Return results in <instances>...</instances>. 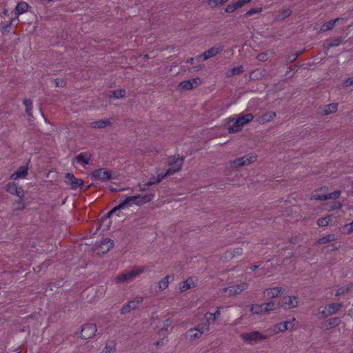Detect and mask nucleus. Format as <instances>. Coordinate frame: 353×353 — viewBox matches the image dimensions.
Returning <instances> with one entry per match:
<instances>
[{
    "label": "nucleus",
    "instance_id": "f704fd0d",
    "mask_svg": "<svg viewBox=\"0 0 353 353\" xmlns=\"http://www.w3.org/2000/svg\"><path fill=\"white\" fill-rule=\"evenodd\" d=\"M170 277V275H167L159 282V289L160 290H164L168 288Z\"/></svg>",
    "mask_w": 353,
    "mask_h": 353
},
{
    "label": "nucleus",
    "instance_id": "de8ad7c7",
    "mask_svg": "<svg viewBox=\"0 0 353 353\" xmlns=\"http://www.w3.org/2000/svg\"><path fill=\"white\" fill-rule=\"evenodd\" d=\"M341 193V190H336L332 193L327 194V200L338 199L340 196Z\"/></svg>",
    "mask_w": 353,
    "mask_h": 353
},
{
    "label": "nucleus",
    "instance_id": "a18cd8bd",
    "mask_svg": "<svg viewBox=\"0 0 353 353\" xmlns=\"http://www.w3.org/2000/svg\"><path fill=\"white\" fill-rule=\"evenodd\" d=\"M23 198L16 201L14 205H15L14 211L23 210L25 208V204L23 203Z\"/></svg>",
    "mask_w": 353,
    "mask_h": 353
},
{
    "label": "nucleus",
    "instance_id": "e433bc0d",
    "mask_svg": "<svg viewBox=\"0 0 353 353\" xmlns=\"http://www.w3.org/2000/svg\"><path fill=\"white\" fill-rule=\"evenodd\" d=\"M110 92L112 93V95H110V97H112L116 99L123 98L125 96V89L112 90V91H110Z\"/></svg>",
    "mask_w": 353,
    "mask_h": 353
},
{
    "label": "nucleus",
    "instance_id": "5701e85b",
    "mask_svg": "<svg viewBox=\"0 0 353 353\" xmlns=\"http://www.w3.org/2000/svg\"><path fill=\"white\" fill-rule=\"evenodd\" d=\"M343 20H344L343 18H336L334 20H330V21L325 23L322 26L321 30L322 31H327V30H332L337 21H343Z\"/></svg>",
    "mask_w": 353,
    "mask_h": 353
},
{
    "label": "nucleus",
    "instance_id": "8fccbe9b",
    "mask_svg": "<svg viewBox=\"0 0 353 353\" xmlns=\"http://www.w3.org/2000/svg\"><path fill=\"white\" fill-rule=\"evenodd\" d=\"M312 199L320 200V201H327V194H322V195L314 194L312 196Z\"/></svg>",
    "mask_w": 353,
    "mask_h": 353
},
{
    "label": "nucleus",
    "instance_id": "ddd939ff",
    "mask_svg": "<svg viewBox=\"0 0 353 353\" xmlns=\"http://www.w3.org/2000/svg\"><path fill=\"white\" fill-rule=\"evenodd\" d=\"M199 85V79L195 78L188 81H183L180 83L179 87L185 90H190L196 88Z\"/></svg>",
    "mask_w": 353,
    "mask_h": 353
},
{
    "label": "nucleus",
    "instance_id": "f03ea898",
    "mask_svg": "<svg viewBox=\"0 0 353 353\" xmlns=\"http://www.w3.org/2000/svg\"><path fill=\"white\" fill-rule=\"evenodd\" d=\"M254 119L252 113L239 116L237 119L229 117L226 119L225 123L229 125L228 131L229 133L239 132L242 130V127L249 123Z\"/></svg>",
    "mask_w": 353,
    "mask_h": 353
},
{
    "label": "nucleus",
    "instance_id": "2f4dec72",
    "mask_svg": "<svg viewBox=\"0 0 353 353\" xmlns=\"http://www.w3.org/2000/svg\"><path fill=\"white\" fill-rule=\"evenodd\" d=\"M332 220V216L328 215L324 218L319 219L317 221V225L319 227H325L329 225L330 222Z\"/></svg>",
    "mask_w": 353,
    "mask_h": 353
},
{
    "label": "nucleus",
    "instance_id": "39448f33",
    "mask_svg": "<svg viewBox=\"0 0 353 353\" xmlns=\"http://www.w3.org/2000/svg\"><path fill=\"white\" fill-rule=\"evenodd\" d=\"M97 325L94 323H86L82 326L81 338L89 339L93 337L97 332Z\"/></svg>",
    "mask_w": 353,
    "mask_h": 353
},
{
    "label": "nucleus",
    "instance_id": "423d86ee",
    "mask_svg": "<svg viewBox=\"0 0 353 353\" xmlns=\"http://www.w3.org/2000/svg\"><path fill=\"white\" fill-rule=\"evenodd\" d=\"M241 337L243 340L249 343L256 342L261 340L267 339L265 335H263L259 331H254L250 333H243L241 334Z\"/></svg>",
    "mask_w": 353,
    "mask_h": 353
},
{
    "label": "nucleus",
    "instance_id": "9d476101",
    "mask_svg": "<svg viewBox=\"0 0 353 353\" xmlns=\"http://www.w3.org/2000/svg\"><path fill=\"white\" fill-rule=\"evenodd\" d=\"M6 191L11 194L16 195L20 199L23 198L24 193L21 187H18L14 182L9 183L6 186Z\"/></svg>",
    "mask_w": 353,
    "mask_h": 353
},
{
    "label": "nucleus",
    "instance_id": "4d7b16f0",
    "mask_svg": "<svg viewBox=\"0 0 353 353\" xmlns=\"http://www.w3.org/2000/svg\"><path fill=\"white\" fill-rule=\"evenodd\" d=\"M236 10V8L234 3H232V4L228 5L226 7L225 12H234Z\"/></svg>",
    "mask_w": 353,
    "mask_h": 353
},
{
    "label": "nucleus",
    "instance_id": "bf43d9fd",
    "mask_svg": "<svg viewBox=\"0 0 353 353\" xmlns=\"http://www.w3.org/2000/svg\"><path fill=\"white\" fill-rule=\"evenodd\" d=\"M243 254V249L241 248H237L234 249L232 256H234L235 255H241Z\"/></svg>",
    "mask_w": 353,
    "mask_h": 353
},
{
    "label": "nucleus",
    "instance_id": "a878e982",
    "mask_svg": "<svg viewBox=\"0 0 353 353\" xmlns=\"http://www.w3.org/2000/svg\"><path fill=\"white\" fill-rule=\"evenodd\" d=\"M172 323V320L170 319H168L163 322H159V324L158 325V327L160 328L162 334H164V332H168V328L171 326Z\"/></svg>",
    "mask_w": 353,
    "mask_h": 353
},
{
    "label": "nucleus",
    "instance_id": "1a4fd4ad",
    "mask_svg": "<svg viewBox=\"0 0 353 353\" xmlns=\"http://www.w3.org/2000/svg\"><path fill=\"white\" fill-rule=\"evenodd\" d=\"M92 176L95 179L105 181L112 179V173L107 170L98 169L92 172Z\"/></svg>",
    "mask_w": 353,
    "mask_h": 353
},
{
    "label": "nucleus",
    "instance_id": "603ef678",
    "mask_svg": "<svg viewBox=\"0 0 353 353\" xmlns=\"http://www.w3.org/2000/svg\"><path fill=\"white\" fill-rule=\"evenodd\" d=\"M262 11V8H252L250 9V10H248L247 12H246V15L247 16H252L255 13H258V12H261Z\"/></svg>",
    "mask_w": 353,
    "mask_h": 353
},
{
    "label": "nucleus",
    "instance_id": "4be33fe9",
    "mask_svg": "<svg viewBox=\"0 0 353 353\" xmlns=\"http://www.w3.org/2000/svg\"><path fill=\"white\" fill-rule=\"evenodd\" d=\"M343 307V303H332L329 304L325 307V309L328 310V314L330 315L336 314L339 310Z\"/></svg>",
    "mask_w": 353,
    "mask_h": 353
},
{
    "label": "nucleus",
    "instance_id": "f257e3e1",
    "mask_svg": "<svg viewBox=\"0 0 353 353\" xmlns=\"http://www.w3.org/2000/svg\"><path fill=\"white\" fill-rule=\"evenodd\" d=\"M153 198V194L128 196L122 203H121L117 206L114 207L108 212V216H110L114 214H116L120 210L124 208L126 206L131 205L132 203H134L137 205H141L144 203L150 201Z\"/></svg>",
    "mask_w": 353,
    "mask_h": 353
},
{
    "label": "nucleus",
    "instance_id": "bb28decb",
    "mask_svg": "<svg viewBox=\"0 0 353 353\" xmlns=\"http://www.w3.org/2000/svg\"><path fill=\"white\" fill-rule=\"evenodd\" d=\"M244 72L243 67L242 65L239 67L233 68L231 70L226 73L227 77H232L236 74H240Z\"/></svg>",
    "mask_w": 353,
    "mask_h": 353
},
{
    "label": "nucleus",
    "instance_id": "f3484780",
    "mask_svg": "<svg viewBox=\"0 0 353 353\" xmlns=\"http://www.w3.org/2000/svg\"><path fill=\"white\" fill-rule=\"evenodd\" d=\"M281 292L282 288L279 287L268 288L264 291V296L268 299H273L279 296Z\"/></svg>",
    "mask_w": 353,
    "mask_h": 353
},
{
    "label": "nucleus",
    "instance_id": "c756f323",
    "mask_svg": "<svg viewBox=\"0 0 353 353\" xmlns=\"http://www.w3.org/2000/svg\"><path fill=\"white\" fill-rule=\"evenodd\" d=\"M276 117V112L274 111L266 112L261 115V120L263 123L270 121Z\"/></svg>",
    "mask_w": 353,
    "mask_h": 353
},
{
    "label": "nucleus",
    "instance_id": "0e129e2a",
    "mask_svg": "<svg viewBox=\"0 0 353 353\" xmlns=\"http://www.w3.org/2000/svg\"><path fill=\"white\" fill-rule=\"evenodd\" d=\"M155 180H157V179L154 176H153V177L150 178V181H148V183H145L144 185L145 186H150V185H154L155 183H152V182H154Z\"/></svg>",
    "mask_w": 353,
    "mask_h": 353
},
{
    "label": "nucleus",
    "instance_id": "0eeeda50",
    "mask_svg": "<svg viewBox=\"0 0 353 353\" xmlns=\"http://www.w3.org/2000/svg\"><path fill=\"white\" fill-rule=\"evenodd\" d=\"M248 288V284L246 283H241L237 285H233L228 288H224V292L228 293V296H236L243 291L245 290Z\"/></svg>",
    "mask_w": 353,
    "mask_h": 353
},
{
    "label": "nucleus",
    "instance_id": "412c9836",
    "mask_svg": "<svg viewBox=\"0 0 353 353\" xmlns=\"http://www.w3.org/2000/svg\"><path fill=\"white\" fill-rule=\"evenodd\" d=\"M28 174V168L26 166H21L19 169L12 174L11 178L12 179H17L21 177H25Z\"/></svg>",
    "mask_w": 353,
    "mask_h": 353
},
{
    "label": "nucleus",
    "instance_id": "69168bd1",
    "mask_svg": "<svg viewBox=\"0 0 353 353\" xmlns=\"http://www.w3.org/2000/svg\"><path fill=\"white\" fill-rule=\"evenodd\" d=\"M220 308L221 307H217V310L216 311L214 312V313H212L213 314V316H214V317L217 319L218 318L220 317L221 316V312H220Z\"/></svg>",
    "mask_w": 353,
    "mask_h": 353
},
{
    "label": "nucleus",
    "instance_id": "864d4df0",
    "mask_svg": "<svg viewBox=\"0 0 353 353\" xmlns=\"http://www.w3.org/2000/svg\"><path fill=\"white\" fill-rule=\"evenodd\" d=\"M256 59L260 61H265L268 59V54L266 52H263L258 54Z\"/></svg>",
    "mask_w": 353,
    "mask_h": 353
},
{
    "label": "nucleus",
    "instance_id": "37998d69",
    "mask_svg": "<svg viewBox=\"0 0 353 353\" xmlns=\"http://www.w3.org/2000/svg\"><path fill=\"white\" fill-rule=\"evenodd\" d=\"M242 160L241 158H238V159H234V161H231L230 162V165L232 167H234V168H241V167H243V162H242Z\"/></svg>",
    "mask_w": 353,
    "mask_h": 353
},
{
    "label": "nucleus",
    "instance_id": "ea45409f",
    "mask_svg": "<svg viewBox=\"0 0 353 353\" xmlns=\"http://www.w3.org/2000/svg\"><path fill=\"white\" fill-rule=\"evenodd\" d=\"M263 311L265 312L272 311L274 309H276V306H275L276 303L272 301L263 304Z\"/></svg>",
    "mask_w": 353,
    "mask_h": 353
},
{
    "label": "nucleus",
    "instance_id": "774afa93",
    "mask_svg": "<svg viewBox=\"0 0 353 353\" xmlns=\"http://www.w3.org/2000/svg\"><path fill=\"white\" fill-rule=\"evenodd\" d=\"M234 5H235L236 9H238L239 8H241L244 4H243V3L241 1V0H239L238 1L234 3Z\"/></svg>",
    "mask_w": 353,
    "mask_h": 353
},
{
    "label": "nucleus",
    "instance_id": "9b49d317",
    "mask_svg": "<svg viewBox=\"0 0 353 353\" xmlns=\"http://www.w3.org/2000/svg\"><path fill=\"white\" fill-rule=\"evenodd\" d=\"M66 183L71 185L72 188H77L83 185V181L81 179L76 178L74 174L67 173L65 176Z\"/></svg>",
    "mask_w": 353,
    "mask_h": 353
},
{
    "label": "nucleus",
    "instance_id": "79ce46f5",
    "mask_svg": "<svg viewBox=\"0 0 353 353\" xmlns=\"http://www.w3.org/2000/svg\"><path fill=\"white\" fill-rule=\"evenodd\" d=\"M251 312L253 314H260L263 313V305H256L254 306H252L251 308Z\"/></svg>",
    "mask_w": 353,
    "mask_h": 353
},
{
    "label": "nucleus",
    "instance_id": "6e6d98bb",
    "mask_svg": "<svg viewBox=\"0 0 353 353\" xmlns=\"http://www.w3.org/2000/svg\"><path fill=\"white\" fill-rule=\"evenodd\" d=\"M194 333H193V332L190 333V338L192 340L199 339L201 336V335L202 334H200V332H199L198 331H194Z\"/></svg>",
    "mask_w": 353,
    "mask_h": 353
},
{
    "label": "nucleus",
    "instance_id": "473e14b6",
    "mask_svg": "<svg viewBox=\"0 0 353 353\" xmlns=\"http://www.w3.org/2000/svg\"><path fill=\"white\" fill-rule=\"evenodd\" d=\"M243 166L248 165L256 160V156L248 154L241 157Z\"/></svg>",
    "mask_w": 353,
    "mask_h": 353
},
{
    "label": "nucleus",
    "instance_id": "f8f14e48",
    "mask_svg": "<svg viewBox=\"0 0 353 353\" xmlns=\"http://www.w3.org/2000/svg\"><path fill=\"white\" fill-rule=\"evenodd\" d=\"M341 323V319L339 317H333L325 320L321 323V327L325 330L334 328Z\"/></svg>",
    "mask_w": 353,
    "mask_h": 353
},
{
    "label": "nucleus",
    "instance_id": "72a5a7b5",
    "mask_svg": "<svg viewBox=\"0 0 353 353\" xmlns=\"http://www.w3.org/2000/svg\"><path fill=\"white\" fill-rule=\"evenodd\" d=\"M192 286H194V281L192 278L190 277L182 283V285L180 287V289L181 291L183 292L191 288Z\"/></svg>",
    "mask_w": 353,
    "mask_h": 353
},
{
    "label": "nucleus",
    "instance_id": "c85d7f7f",
    "mask_svg": "<svg viewBox=\"0 0 353 353\" xmlns=\"http://www.w3.org/2000/svg\"><path fill=\"white\" fill-rule=\"evenodd\" d=\"M210 330V327L208 323L200 324L198 325L196 328H192L189 330V333L194 332V331H198L200 334H203L206 331Z\"/></svg>",
    "mask_w": 353,
    "mask_h": 353
},
{
    "label": "nucleus",
    "instance_id": "680f3d73",
    "mask_svg": "<svg viewBox=\"0 0 353 353\" xmlns=\"http://www.w3.org/2000/svg\"><path fill=\"white\" fill-rule=\"evenodd\" d=\"M353 85V77H350L347 79L345 82L344 83V85L345 87L350 86Z\"/></svg>",
    "mask_w": 353,
    "mask_h": 353
},
{
    "label": "nucleus",
    "instance_id": "aec40b11",
    "mask_svg": "<svg viewBox=\"0 0 353 353\" xmlns=\"http://www.w3.org/2000/svg\"><path fill=\"white\" fill-rule=\"evenodd\" d=\"M295 321V318H293L292 321H283L276 325V327L278 330L280 332H285L289 329H291L294 327V324L293 322Z\"/></svg>",
    "mask_w": 353,
    "mask_h": 353
},
{
    "label": "nucleus",
    "instance_id": "7ed1b4c3",
    "mask_svg": "<svg viewBox=\"0 0 353 353\" xmlns=\"http://www.w3.org/2000/svg\"><path fill=\"white\" fill-rule=\"evenodd\" d=\"M144 270L145 267L143 266H135L132 270L126 271L117 275L115 277V281L117 283L128 282L139 276L141 273L143 272Z\"/></svg>",
    "mask_w": 353,
    "mask_h": 353
},
{
    "label": "nucleus",
    "instance_id": "20e7f679",
    "mask_svg": "<svg viewBox=\"0 0 353 353\" xmlns=\"http://www.w3.org/2000/svg\"><path fill=\"white\" fill-rule=\"evenodd\" d=\"M184 159L179 155L172 156L168 159V165L170 167L167 170V174H174L181 170Z\"/></svg>",
    "mask_w": 353,
    "mask_h": 353
},
{
    "label": "nucleus",
    "instance_id": "a211bd4d",
    "mask_svg": "<svg viewBox=\"0 0 353 353\" xmlns=\"http://www.w3.org/2000/svg\"><path fill=\"white\" fill-rule=\"evenodd\" d=\"M343 37H336L334 39H327L323 44V48L328 50L330 48L338 46L342 41Z\"/></svg>",
    "mask_w": 353,
    "mask_h": 353
},
{
    "label": "nucleus",
    "instance_id": "09e8293b",
    "mask_svg": "<svg viewBox=\"0 0 353 353\" xmlns=\"http://www.w3.org/2000/svg\"><path fill=\"white\" fill-rule=\"evenodd\" d=\"M170 175L171 174H167V171L164 174H158L157 180H155L154 182H152V183H159L163 179Z\"/></svg>",
    "mask_w": 353,
    "mask_h": 353
},
{
    "label": "nucleus",
    "instance_id": "a19ab883",
    "mask_svg": "<svg viewBox=\"0 0 353 353\" xmlns=\"http://www.w3.org/2000/svg\"><path fill=\"white\" fill-rule=\"evenodd\" d=\"M205 319L206 320L205 323H208V325L210 323H214L216 320V319L214 317V316H213V314L211 312H207L205 314Z\"/></svg>",
    "mask_w": 353,
    "mask_h": 353
},
{
    "label": "nucleus",
    "instance_id": "4c0bfd02",
    "mask_svg": "<svg viewBox=\"0 0 353 353\" xmlns=\"http://www.w3.org/2000/svg\"><path fill=\"white\" fill-rule=\"evenodd\" d=\"M23 104L26 106V112L29 117L32 116V103L30 99H24Z\"/></svg>",
    "mask_w": 353,
    "mask_h": 353
},
{
    "label": "nucleus",
    "instance_id": "6e6552de",
    "mask_svg": "<svg viewBox=\"0 0 353 353\" xmlns=\"http://www.w3.org/2000/svg\"><path fill=\"white\" fill-rule=\"evenodd\" d=\"M223 50V46L222 45H218L216 46L209 48L208 50L204 52L203 54L199 55L198 58H203V60L205 61L208 59L215 57L219 53Z\"/></svg>",
    "mask_w": 353,
    "mask_h": 353
},
{
    "label": "nucleus",
    "instance_id": "c9c22d12",
    "mask_svg": "<svg viewBox=\"0 0 353 353\" xmlns=\"http://www.w3.org/2000/svg\"><path fill=\"white\" fill-rule=\"evenodd\" d=\"M337 103H330L329 105H325L324 108L325 114H329L331 113L336 112L337 110Z\"/></svg>",
    "mask_w": 353,
    "mask_h": 353
},
{
    "label": "nucleus",
    "instance_id": "338daca9",
    "mask_svg": "<svg viewBox=\"0 0 353 353\" xmlns=\"http://www.w3.org/2000/svg\"><path fill=\"white\" fill-rule=\"evenodd\" d=\"M11 23H12V20H10L8 23H7L6 25H2V28L5 31H9L8 28H10Z\"/></svg>",
    "mask_w": 353,
    "mask_h": 353
},
{
    "label": "nucleus",
    "instance_id": "cd10ccee",
    "mask_svg": "<svg viewBox=\"0 0 353 353\" xmlns=\"http://www.w3.org/2000/svg\"><path fill=\"white\" fill-rule=\"evenodd\" d=\"M336 236L334 234H330L327 235L326 236L322 237L318 240L319 244H325L329 242L334 241L336 239Z\"/></svg>",
    "mask_w": 353,
    "mask_h": 353
},
{
    "label": "nucleus",
    "instance_id": "5fc2aeb1",
    "mask_svg": "<svg viewBox=\"0 0 353 353\" xmlns=\"http://www.w3.org/2000/svg\"><path fill=\"white\" fill-rule=\"evenodd\" d=\"M131 310H132V309H131V307H130V305L128 303L127 305H123V307H122V309L121 310V313L122 314H125L130 312Z\"/></svg>",
    "mask_w": 353,
    "mask_h": 353
},
{
    "label": "nucleus",
    "instance_id": "c03bdc74",
    "mask_svg": "<svg viewBox=\"0 0 353 353\" xmlns=\"http://www.w3.org/2000/svg\"><path fill=\"white\" fill-rule=\"evenodd\" d=\"M228 0H208V4L211 7H215L219 4H223Z\"/></svg>",
    "mask_w": 353,
    "mask_h": 353
},
{
    "label": "nucleus",
    "instance_id": "6ab92c4d",
    "mask_svg": "<svg viewBox=\"0 0 353 353\" xmlns=\"http://www.w3.org/2000/svg\"><path fill=\"white\" fill-rule=\"evenodd\" d=\"M112 122L110 119H107L105 120H99L97 121H93L90 124V126L93 128H104L107 126L112 125Z\"/></svg>",
    "mask_w": 353,
    "mask_h": 353
},
{
    "label": "nucleus",
    "instance_id": "393cba45",
    "mask_svg": "<svg viewBox=\"0 0 353 353\" xmlns=\"http://www.w3.org/2000/svg\"><path fill=\"white\" fill-rule=\"evenodd\" d=\"M292 13V11L290 9H283L278 12L276 19L277 20H284L285 19L289 17Z\"/></svg>",
    "mask_w": 353,
    "mask_h": 353
},
{
    "label": "nucleus",
    "instance_id": "b1692460",
    "mask_svg": "<svg viewBox=\"0 0 353 353\" xmlns=\"http://www.w3.org/2000/svg\"><path fill=\"white\" fill-rule=\"evenodd\" d=\"M29 6L26 2L19 3L15 8V14L19 15L27 11Z\"/></svg>",
    "mask_w": 353,
    "mask_h": 353
},
{
    "label": "nucleus",
    "instance_id": "052dcab7",
    "mask_svg": "<svg viewBox=\"0 0 353 353\" xmlns=\"http://www.w3.org/2000/svg\"><path fill=\"white\" fill-rule=\"evenodd\" d=\"M296 57H295L293 54L291 55H289L286 59V64L288 63H292L296 59Z\"/></svg>",
    "mask_w": 353,
    "mask_h": 353
},
{
    "label": "nucleus",
    "instance_id": "2eb2a0df",
    "mask_svg": "<svg viewBox=\"0 0 353 353\" xmlns=\"http://www.w3.org/2000/svg\"><path fill=\"white\" fill-rule=\"evenodd\" d=\"M113 246L114 241L110 239H104L99 244V247L103 253H107Z\"/></svg>",
    "mask_w": 353,
    "mask_h": 353
},
{
    "label": "nucleus",
    "instance_id": "7c9ffc66",
    "mask_svg": "<svg viewBox=\"0 0 353 353\" xmlns=\"http://www.w3.org/2000/svg\"><path fill=\"white\" fill-rule=\"evenodd\" d=\"M143 301V298L141 296L136 297L134 299L130 301L128 303V305H130V307H131L132 310H135L138 308L140 305V304Z\"/></svg>",
    "mask_w": 353,
    "mask_h": 353
},
{
    "label": "nucleus",
    "instance_id": "e2e57ef3",
    "mask_svg": "<svg viewBox=\"0 0 353 353\" xmlns=\"http://www.w3.org/2000/svg\"><path fill=\"white\" fill-rule=\"evenodd\" d=\"M343 205L340 202L335 203L334 205L332 207V210L335 209H341L342 208Z\"/></svg>",
    "mask_w": 353,
    "mask_h": 353
},
{
    "label": "nucleus",
    "instance_id": "58836bf2",
    "mask_svg": "<svg viewBox=\"0 0 353 353\" xmlns=\"http://www.w3.org/2000/svg\"><path fill=\"white\" fill-rule=\"evenodd\" d=\"M352 287V285H347L343 286V287L339 288L336 292V296H339L345 293L348 292L350 290Z\"/></svg>",
    "mask_w": 353,
    "mask_h": 353
},
{
    "label": "nucleus",
    "instance_id": "13d9d810",
    "mask_svg": "<svg viewBox=\"0 0 353 353\" xmlns=\"http://www.w3.org/2000/svg\"><path fill=\"white\" fill-rule=\"evenodd\" d=\"M319 314H321V317L325 318L330 315V314H328V310L324 308V310H321V308H319Z\"/></svg>",
    "mask_w": 353,
    "mask_h": 353
},
{
    "label": "nucleus",
    "instance_id": "dca6fc26",
    "mask_svg": "<svg viewBox=\"0 0 353 353\" xmlns=\"http://www.w3.org/2000/svg\"><path fill=\"white\" fill-rule=\"evenodd\" d=\"M91 160V156L88 153L82 152L76 156L74 158V161L78 163L82 164L83 166L88 165Z\"/></svg>",
    "mask_w": 353,
    "mask_h": 353
},
{
    "label": "nucleus",
    "instance_id": "3c124183",
    "mask_svg": "<svg viewBox=\"0 0 353 353\" xmlns=\"http://www.w3.org/2000/svg\"><path fill=\"white\" fill-rule=\"evenodd\" d=\"M54 83L56 87H64L65 85V81L63 79H54Z\"/></svg>",
    "mask_w": 353,
    "mask_h": 353
},
{
    "label": "nucleus",
    "instance_id": "4468645a",
    "mask_svg": "<svg viewBox=\"0 0 353 353\" xmlns=\"http://www.w3.org/2000/svg\"><path fill=\"white\" fill-rule=\"evenodd\" d=\"M283 305H288L290 308H294L298 306L297 298L296 296H285L282 303L279 302L277 304L279 307H281Z\"/></svg>",
    "mask_w": 353,
    "mask_h": 353
},
{
    "label": "nucleus",
    "instance_id": "49530a36",
    "mask_svg": "<svg viewBox=\"0 0 353 353\" xmlns=\"http://www.w3.org/2000/svg\"><path fill=\"white\" fill-rule=\"evenodd\" d=\"M343 232L345 233V234H350V232H352L353 231V221L350 223H348V224H345L343 227Z\"/></svg>",
    "mask_w": 353,
    "mask_h": 353
}]
</instances>
